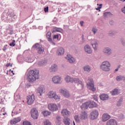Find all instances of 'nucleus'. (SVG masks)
I'll list each match as a JSON object with an SVG mask.
<instances>
[{
    "label": "nucleus",
    "mask_w": 125,
    "mask_h": 125,
    "mask_svg": "<svg viewBox=\"0 0 125 125\" xmlns=\"http://www.w3.org/2000/svg\"><path fill=\"white\" fill-rule=\"evenodd\" d=\"M39 70L37 69L30 70L27 75L28 82L30 83H34L35 81L39 79Z\"/></svg>",
    "instance_id": "nucleus-1"
},
{
    "label": "nucleus",
    "mask_w": 125,
    "mask_h": 125,
    "mask_svg": "<svg viewBox=\"0 0 125 125\" xmlns=\"http://www.w3.org/2000/svg\"><path fill=\"white\" fill-rule=\"evenodd\" d=\"M86 83H87V87L89 90H92L93 92L96 91V88L94 87V83L92 79H88L86 81Z\"/></svg>",
    "instance_id": "nucleus-2"
},
{
    "label": "nucleus",
    "mask_w": 125,
    "mask_h": 125,
    "mask_svg": "<svg viewBox=\"0 0 125 125\" xmlns=\"http://www.w3.org/2000/svg\"><path fill=\"white\" fill-rule=\"evenodd\" d=\"M48 97L49 98L54 99L55 100H60L61 97L56 94V92L51 91L48 93Z\"/></svg>",
    "instance_id": "nucleus-3"
},
{
    "label": "nucleus",
    "mask_w": 125,
    "mask_h": 125,
    "mask_svg": "<svg viewBox=\"0 0 125 125\" xmlns=\"http://www.w3.org/2000/svg\"><path fill=\"white\" fill-rule=\"evenodd\" d=\"M101 69L105 72L110 71V62L108 61L103 62L101 65Z\"/></svg>",
    "instance_id": "nucleus-4"
},
{
    "label": "nucleus",
    "mask_w": 125,
    "mask_h": 125,
    "mask_svg": "<svg viewBox=\"0 0 125 125\" xmlns=\"http://www.w3.org/2000/svg\"><path fill=\"white\" fill-rule=\"evenodd\" d=\"M33 47L36 48L38 53L39 54H42L44 52V48L39 43H36Z\"/></svg>",
    "instance_id": "nucleus-5"
},
{
    "label": "nucleus",
    "mask_w": 125,
    "mask_h": 125,
    "mask_svg": "<svg viewBox=\"0 0 125 125\" xmlns=\"http://www.w3.org/2000/svg\"><path fill=\"white\" fill-rule=\"evenodd\" d=\"M31 115L32 118L34 120L38 119V117H39V111L37 110V108H33L31 109Z\"/></svg>",
    "instance_id": "nucleus-6"
},
{
    "label": "nucleus",
    "mask_w": 125,
    "mask_h": 125,
    "mask_svg": "<svg viewBox=\"0 0 125 125\" xmlns=\"http://www.w3.org/2000/svg\"><path fill=\"white\" fill-rule=\"evenodd\" d=\"M28 105H32L35 102V95H29L26 98Z\"/></svg>",
    "instance_id": "nucleus-7"
},
{
    "label": "nucleus",
    "mask_w": 125,
    "mask_h": 125,
    "mask_svg": "<svg viewBox=\"0 0 125 125\" xmlns=\"http://www.w3.org/2000/svg\"><path fill=\"white\" fill-rule=\"evenodd\" d=\"M48 108L49 110H50V111H52V112H55V111H57L58 110V107L55 104H49L48 105Z\"/></svg>",
    "instance_id": "nucleus-8"
},
{
    "label": "nucleus",
    "mask_w": 125,
    "mask_h": 125,
    "mask_svg": "<svg viewBox=\"0 0 125 125\" xmlns=\"http://www.w3.org/2000/svg\"><path fill=\"white\" fill-rule=\"evenodd\" d=\"M52 82H54V83L57 84L61 83H62V78L59 76H55L52 78Z\"/></svg>",
    "instance_id": "nucleus-9"
},
{
    "label": "nucleus",
    "mask_w": 125,
    "mask_h": 125,
    "mask_svg": "<svg viewBox=\"0 0 125 125\" xmlns=\"http://www.w3.org/2000/svg\"><path fill=\"white\" fill-rule=\"evenodd\" d=\"M98 115H99L98 111L94 110L91 112L90 118L91 120H95V119H97V117H98Z\"/></svg>",
    "instance_id": "nucleus-10"
},
{
    "label": "nucleus",
    "mask_w": 125,
    "mask_h": 125,
    "mask_svg": "<svg viewBox=\"0 0 125 125\" xmlns=\"http://www.w3.org/2000/svg\"><path fill=\"white\" fill-rule=\"evenodd\" d=\"M61 114L63 117L66 118V117H69V116H70L71 112L67 109H63L62 110Z\"/></svg>",
    "instance_id": "nucleus-11"
},
{
    "label": "nucleus",
    "mask_w": 125,
    "mask_h": 125,
    "mask_svg": "<svg viewBox=\"0 0 125 125\" xmlns=\"http://www.w3.org/2000/svg\"><path fill=\"white\" fill-rule=\"evenodd\" d=\"M58 70V66L56 64H53L51 67L49 69V71L50 73H54L55 72L57 71Z\"/></svg>",
    "instance_id": "nucleus-12"
},
{
    "label": "nucleus",
    "mask_w": 125,
    "mask_h": 125,
    "mask_svg": "<svg viewBox=\"0 0 125 125\" xmlns=\"http://www.w3.org/2000/svg\"><path fill=\"white\" fill-rule=\"evenodd\" d=\"M73 83H79L80 84V86H81V89L83 88V82L80 81V79L78 78H73Z\"/></svg>",
    "instance_id": "nucleus-13"
},
{
    "label": "nucleus",
    "mask_w": 125,
    "mask_h": 125,
    "mask_svg": "<svg viewBox=\"0 0 125 125\" xmlns=\"http://www.w3.org/2000/svg\"><path fill=\"white\" fill-rule=\"evenodd\" d=\"M60 92L65 97H66V98L70 97V94L69 93V92L67 91V90L61 89L60 90Z\"/></svg>",
    "instance_id": "nucleus-14"
},
{
    "label": "nucleus",
    "mask_w": 125,
    "mask_h": 125,
    "mask_svg": "<svg viewBox=\"0 0 125 125\" xmlns=\"http://www.w3.org/2000/svg\"><path fill=\"white\" fill-rule=\"evenodd\" d=\"M21 121V118L20 117H18L16 118H14V119L11 120L10 122V125H15L18 123H19Z\"/></svg>",
    "instance_id": "nucleus-15"
},
{
    "label": "nucleus",
    "mask_w": 125,
    "mask_h": 125,
    "mask_svg": "<svg viewBox=\"0 0 125 125\" xmlns=\"http://www.w3.org/2000/svg\"><path fill=\"white\" fill-rule=\"evenodd\" d=\"M88 108H93L97 106V104L94 102H87Z\"/></svg>",
    "instance_id": "nucleus-16"
},
{
    "label": "nucleus",
    "mask_w": 125,
    "mask_h": 125,
    "mask_svg": "<svg viewBox=\"0 0 125 125\" xmlns=\"http://www.w3.org/2000/svg\"><path fill=\"white\" fill-rule=\"evenodd\" d=\"M45 91V89L44 88V86H42L40 87L38 89V93H40L41 96H42V94H43Z\"/></svg>",
    "instance_id": "nucleus-17"
},
{
    "label": "nucleus",
    "mask_w": 125,
    "mask_h": 125,
    "mask_svg": "<svg viewBox=\"0 0 125 125\" xmlns=\"http://www.w3.org/2000/svg\"><path fill=\"white\" fill-rule=\"evenodd\" d=\"M65 58L68 60L69 63H72L75 62V59H74V58H73L70 55H67Z\"/></svg>",
    "instance_id": "nucleus-18"
},
{
    "label": "nucleus",
    "mask_w": 125,
    "mask_h": 125,
    "mask_svg": "<svg viewBox=\"0 0 125 125\" xmlns=\"http://www.w3.org/2000/svg\"><path fill=\"white\" fill-rule=\"evenodd\" d=\"M100 98L101 100H102L103 101H105V100H107V99L109 98V96L105 94H103L100 96Z\"/></svg>",
    "instance_id": "nucleus-19"
},
{
    "label": "nucleus",
    "mask_w": 125,
    "mask_h": 125,
    "mask_svg": "<svg viewBox=\"0 0 125 125\" xmlns=\"http://www.w3.org/2000/svg\"><path fill=\"white\" fill-rule=\"evenodd\" d=\"M109 119H110V116L108 115V114L107 113L104 114L102 118L103 122H106L108 121Z\"/></svg>",
    "instance_id": "nucleus-20"
},
{
    "label": "nucleus",
    "mask_w": 125,
    "mask_h": 125,
    "mask_svg": "<svg viewBox=\"0 0 125 125\" xmlns=\"http://www.w3.org/2000/svg\"><path fill=\"white\" fill-rule=\"evenodd\" d=\"M91 43L94 50H97V42H96V41L92 40L91 41Z\"/></svg>",
    "instance_id": "nucleus-21"
},
{
    "label": "nucleus",
    "mask_w": 125,
    "mask_h": 125,
    "mask_svg": "<svg viewBox=\"0 0 125 125\" xmlns=\"http://www.w3.org/2000/svg\"><path fill=\"white\" fill-rule=\"evenodd\" d=\"M84 50L86 52H87V53H88L89 54H90V53L92 52L91 48H90V47L88 45L85 46Z\"/></svg>",
    "instance_id": "nucleus-22"
},
{
    "label": "nucleus",
    "mask_w": 125,
    "mask_h": 125,
    "mask_svg": "<svg viewBox=\"0 0 125 125\" xmlns=\"http://www.w3.org/2000/svg\"><path fill=\"white\" fill-rule=\"evenodd\" d=\"M80 119L81 120H85V119H87V113L85 112H83L80 115Z\"/></svg>",
    "instance_id": "nucleus-23"
},
{
    "label": "nucleus",
    "mask_w": 125,
    "mask_h": 125,
    "mask_svg": "<svg viewBox=\"0 0 125 125\" xmlns=\"http://www.w3.org/2000/svg\"><path fill=\"white\" fill-rule=\"evenodd\" d=\"M103 52L106 55H109L110 54V48L109 47H105L104 49Z\"/></svg>",
    "instance_id": "nucleus-24"
},
{
    "label": "nucleus",
    "mask_w": 125,
    "mask_h": 125,
    "mask_svg": "<svg viewBox=\"0 0 125 125\" xmlns=\"http://www.w3.org/2000/svg\"><path fill=\"white\" fill-rule=\"evenodd\" d=\"M42 114L44 116V117H48V116H50V115H51V112L47 110H44L42 112Z\"/></svg>",
    "instance_id": "nucleus-25"
},
{
    "label": "nucleus",
    "mask_w": 125,
    "mask_h": 125,
    "mask_svg": "<svg viewBox=\"0 0 125 125\" xmlns=\"http://www.w3.org/2000/svg\"><path fill=\"white\" fill-rule=\"evenodd\" d=\"M64 80L66 83H73V78L69 76H66L64 78Z\"/></svg>",
    "instance_id": "nucleus-26"
},
{
    "label": "nucleus",
    "mask_w": 125,
    "mask_h": 125,
    "mask_svg": "<svg viewBox=\"0 0 125 125\" xmlns=\"http://www.w3.org/2000/svg\"><path fill=\"white\" fill-rule=\"evenodd\" d=\"M70 119L68 118H64L63 121V124L65 125H70Z\"/></svg>",
    "instance_id": "nucleus-27"
},
{
    "label": "nucleus",
    "mask_w": 125,
    "mask_h": 125,
    "mask_svg": "<svg viewBox=\"0 0 125 125\" xmlns=\"http://www.w3.org/2000/svg\"><path fill=\"white\" fill-rule=\"evenodd\" d=\"M64 50L63 48H60L58 51V55H62L64 54Z\"/></svg>",
    "instance_id": "nucleus-28"
},
{
    "label": "nucleus",
    "mask_w": 125,
    "mask_h": 125,
    "mask_svg": "<svg viewBox=\"0 0 125 125\" xmlns=\"http://www.w3.org/2000/svg\"><path fill=\"white\" fill-rule=\"evenodd\" d=\"M46 37L49 42H52V39H51V32H48L46 34Z\"/></svg>",
    "instance_id": "nucleus-29"
},
{
    "label": "nucleus",
    "mask_w": 125,
    "mask_h": 125,
    "mask_svg": "<svg viewBox=\"0 0 125 125\" xmlns=\"http://www.w3.org/2000/svg\"><path fill=\"white\" fill-rule=\"evenodd\" d=\"M56 124L57 125H61V117H57Z\"/></svg>",
    "instance_id": "nucleus-30"
},
{
    "label": "nucleus",
    "mask_w": 125,
    "mask_h": 125,
    "mask_svg": "<svg viewBox=\"0 0 125 125\" xmlns=\"http://www.w3.org/2000/svg\"><path fill=\"white\" fill-rule=\"evenodd\" d=\"M81 107L82 109H87V108H88L87 105V102L83 104Z\"/></svg>",
    "instance_id": "nucleus-31"
},
{
    "label": "nucleus",
    "mask_w": 125,
    "mask_h": 125,
    "mask_svg": "<svg viewBox=\"0 0 125 125\" xmlns=\"http://www.w3.org/2000/svg\"><path fill=\"white\" fill-rule=\"evenodd\" d=\"M84 71H86V72H90V67L88 65H86L83 67Z\"/></svg>",
    "instance_id": "nucleus-32"
},
{
    "label": "nucleus",
    "mask_w": 125,
    "mask_h": 125,
    "mask_svg": "<svg viewBox=\"0 0 125 125\" xmlns=\"http://www.w3.org/2000/svg\"><path fill=\"white\" fill-rule=\"evenodd\" d=\"M46 62H47V61L46 60H45L43 61H42V62H40L38 63V65L39 66H43V65H44V64H45V63H46Z\"/></svg>",
    "instance_id": "nucleus-33"
},
{
    "label": "nucleus",
    "mask_w": 125,
    "mask_h": 125,
    "mask_svg": "<svg viewBox=\"0 0 125 125\" xmlns=\"http://www.w3.org/2000/svg\"><path fill=\"white\" fill-rule=\"evenodd\" d=\"M56 32L60 33V32H61V29L57 27H55L54 29H53V33H55Z\"/></svg>",
    "instance_id": "nucleus-34"
},
{
    "label": "nucleus",
    "mask_w": 125,
    "mask_h": 125,
    "mask_svg": "<svg viewBox=\"0 0 125 125\" xmlns=\"http://www.w3.org/2000/svg\"><path fill=\"white\" fill-rule=\"evenodd\" d=\"M116 80H117V81H120L122 80H123L125 81V78L123 77L122 76H118L116 78Z\"/></svg>",
    "instance_id": "nucleus-35"
},
{
    "label": "nucleus",
    "mask_w": 125,
    "mask_h": 125,
    "mask_svg": "<svg viewBox=\"0 0 125 125\" xmlns=\"http://www.w3.org/2000/svg\"><path fill=\"white\" fill-rule=\"evenodd\" d=\"M104 16L105 18H107V17H109L110 16V12H105L104 14Z\"/></svg>",
    "instance_id": "nucleus-36"
},
{
    "label": "nucleus",
    "mask_w": 125,
    "mask_h": 125,
    "mask_svg": "<svg viewBox=\"0 0 125 125\" xmlns=\"http://www.w3.org/2000/svg\"><path fill=\"white\" fill-rule=\"evenodd\" d=\"M44 125H51V123L49 121V120H45L43 122Z\"/></svg>",
    "instance_id": "nucleus-37"
},
{
    "label": "nucleus",
    "mask_w": 125,
    "mask_h": 125,
    "mask_svg": "<svg viewBox=\"0 0 125 125\" xmlns=\"http://www.w3.org/2000/svg\"><path fill=\"white\" fill-rule=\"evenodd\" d=\"M118 93V90L117 89H115L112 92H111V94L112 95H116Z\"/></svg>",
    "instance_id": "nucleus-38"
},
{
    "label": "nucleus",
    "mask_w": 125,
    "mask_h": 125,
    "mask_svg": "<svg viewBox=\"0 0 125 125\" xmlns=\"http://www.w3.org/2000/svg\"><path fill=\"white\" fill-rule=\"evenodd\" d=\"M23 125H32V124L29 121H25L23 122Z\"/></svg>",
    "instance_id": "nucleus-39"
},
{
    "label": "nucleus",
    "mask_w": 125,
    "mask_h": 125,
    "mask_svg": "<svg viewBox=\"0 0 125 125\" xmlns=\"http://www.w3.org/2000/svg\"><path fill=\"white\" fill-rule=\"evenodd\" d=\"M97 5H99V6L96 8V10H99V11H101L100 9L102 8V4H97Z\"/></svg>",
    "instance_id": "nucleus-40"
},
{
    "label": "nucleus",
    "mask_w": 125,
    "mask_h": 125,
    "mask_svg": "<svg viewBox=\"0 0 125 125\" xmlns=\"http://www.w3.org/2000/svg\"><path fill=\"white\" fill-rule=\"evenodd\" d=\"M15 40H13L12 42L9 44L10 46H15Z\"/></svg>",
    "instance_id": "nucleus-41"
},
{
    "label": "nucleus",
    "mask_w": 125,
    "mask_h": 125,
    "mask_svg": "<svg viewBox=\"0 0 125 125\" xmlns=\"http://www.w3.org/2000/svg\"><path fill=\"white\" fill-rule=\"evenodd\" d=\"M75 120L76 122H80V118L78 115H75L74 117Z\"/></svg>",
    "instance_id": "nucleus-42"
},
{
    "label": "nucleus",
    "mask_w": 125,
    "mask_h": 125,
    "mask_svg": "<svg viewBox=\"0 0 125 125\" xmlns=\"http://www.w3.org/2000/svg\"><path fill=\"white\" fill-rule=\"evenodd\" d=\"M92 32L94 33V34L96 33V32H97V29L95 27H93L92 29Z\"/></svg>",
    "instance_id": "nucleus-43"
},
{
    "label": "nucleus",
    "mask_w": 125,
    "mask_h": 125,
    "mask_svg": "<svg viewBox=\"0 0 125 125\" xmlns=\"http://www.w3.org/2000/svg\"><path fill=\"white\" fill-rule=\"evenodd\" d=\"M59 38V36H58V35H55L54 36H53V39H57V40H58V39Z\"/></svg>",
    "instance_id": "nucleus-44"
},
{
    "label": "nucleus",
    "mask_w": 125,
    "mask_h": 125,
    "mask_svg": "<svg viewBox=\"0 0 125 125\" xmlns=\"http://www.w3.org/2000/svg\"><path fill=\"white\" fill-rule=\"evenodd\" d=\"M6 47H7V45H5L3 46V51H5L6 50V48H7Z\"/></svg>",
    "instance_id": "nucleus-45"
},
{
    "label": "nucleus",
    "mask_w": 125,
    "mask_h": 125,
    "mask_svg": "<svg viewBox=\"0 0 125 125\" xmlns=\"http://www.w3.org/2000/svg\"><path fill=\"white\" fill-rule=\"evenodd\" d=\"M93 99H94V100H95V101H97V100H98L97 96L94 95Z\"/></svg>",
    "instance_id": "nucleus-46"
},
{
    "label": "nucleus",
    "mask_w": 125,
    "mask_h": 125,
    "mask_svg": "<svg viewBox=\"0 0 125 125\" xmlns=\"http://www.w3.org/2000/svg\"><path fill=\"white\" fill-rule=\"evenodd\" d=\"M44 12H48V7H46L44 8Z\"/></svg>",
    "instance_id": "nucleus-47"
},
{
    "label": "nucleus",
    "mask_w": 125,
    "mask_h": 125,
    "mask_svg": "<svg viewBox=\"0 0 125 125\" xmlns=\"http://www.w3.org/2000/svg\"><path fill=\"white\" fill-rule=\"evenodd\" d=\"M122 11L124 14H125V6L124 8L122 9Z\"/></svg>",
    "instance_id": "nucleus-48"
},
{
    "label": "nucleus",
    "mask_w": 125,
    "mask_h": 125,
    "mask_svg": "<svg viewBox=\"0 0 125 125\" xmlns=\"http://www.w3.org/2000/svg\"><path fill=\"white\" fill-rule=\"evenodd\" d=\"M121 104V102L120 101L118 102V103H117V105L118 106H120Z\"/></svg>",
    "instance_id": "nucleus-49"
},
{
    "label": "nucleus",
    "mask_w": 125,
    "mask_h": 125,
    "mask_svg": "<svg viewBox=\"0 0 125 125\" xmlns=\"http://www.w3.org/2000/svg\"><path fill=\"white\" fill-rule=\"evenodd\" d=\"M11 64L10 63H7L6 65V67H9Z\"/></svg>",
    "instance_id": "nucleus-50"
},
{
    "label": "nucleus",
    "mask_w": 125,
    "mask_h": 125,
    "mask_svg": "<svg viewBox=\"0 0 125 125\" xmlns=\"http://www.w3.org/2000/svg\"><path fill=\"white\" fill-rule=\"evenodd\" d=\"M84 23V22L83 21L80 22V24L81 25V26H83V24Z\"/></svg>",
    "instance_id": "nucleus-51"
},
{
    "label": "nucleus",
    "mask_w": 125,
    "mask_h": 125,
    "mask_svg": "<svg viewBox=\"0 0 125 125\" xmlns=\"http://www.w3.org/2000/svg\"><path fill=\"white\" fill-rule=\"evenodd\" d=\"M107 125H110V121H108L107 123H106Z\"/></svg>",
    "instance_id": "nucleus-52"
},
{
    "label": "nucleus",
    "mask_w": 125,
    "mask_h": 125,
    "mask_svg": "<svg viewBox=\"0 0 125 125\" xmlns=\"http://www.w3.org/2000/svg\"><path fill=\"white\" fill-rule=\"evenodd\" d=\"M2 115L3 116H5V115H6V112L3 113Z\"/></svg>",
    "instance_id": "nucleus-53"
},
{
    "label": "nucleus",
    "mask_w": 125,
    "mask_h": 125,
    "mask_svg": "<svg viewBox=\"0 0 125 125\" xmlns=\"http://www.w3.org/2000/svg\"><path fill=\"white\" fill-rule=\"evenodd\" d=\"M11 72L13 74V75H14V73L13 72V70H12Z\"/></svg>",
    "instance_id": "nucleus-54"
},
{
    "label": "nucleus",
    "mask_w": 125,
    "mask_h": 125,
    "mask_svg": "<svg viewBox=\"0 0 125 125\" xmlns=\"http://www.w3.org/2000/svg\"><path fill=\"white\" fill-rule=\"evenodd\" d=\"M73 125H76V124L75 123V121H73Z\"/></svg>",
    "instance_id": "nucleus-55"
},
{
    "label": "nucleus",
    "mask_w": 125,
    "mask_h": 125,
    "mask_svg": "<svg viewBox=\"0 0 125 125\" xmlns=\"http://www.w3.org/2000/svg\"><path fill=\"white\" fill-rule=\"evenodd\" d=\"M118 70V68H116V69H115V71H116V72H117Z\"/></svg>",
    "instance_id": "nucleus-56"
},
{
    "label": "nucleus",
    "mask_w": 125,
    "mask_h": 125,
    "mask_svg": "<svg viewBox=\"0 0 125 125\" xmlns=\"http://www.w3.org/2000/svg\"><path fill=\"white\" fill-rule=\"evenodd\" d=\"M121 1H125V0H120Z\"/></svg>",
    "instance_id": "nucleus-57"
},
{
    "label": "nucleus",
    "mask_w": 125,
    "mask_h": 125,
    "mask_svg": "<svg viewBox=\"0 0 125 125\" xmlns=\"http://www.w3.org/2000/svg\"><path fill=\"white\" fill-rule=\"evenodd\" d=\"M11 67H12V64H10Z\"/></svg>",
    "instance_id": "nucleus-58"
},
{
    "label": "nucleus",
    "mask_w": 125,
    "mask_h": 125,
    "mask_svg": "<svg viewBox=\"0 0 125 125\" xmlns=\"http://www.w3.org/2000/svg\"><path fill=\"white\" fill-rule=\"evenodd\" d=\"M10 71H11V69H10Z\"/></svg>",
    "instance_id": "nucleus-59"
},
{
    "label": "nucleus",
    "mask_w": 125,
    "mask_h": 125,
    "mask_svg": "<svg viewBox=\"0 0 125 125\" xmlns=\"http://www.w3.org/2000/svg\"><path fill=\"white\" fill-rule=\"evenodd\" d=\"M2 110H3V108H2Z\"/></svg>",
    "instance_id": "nucleus-60"
}]
</instances>
